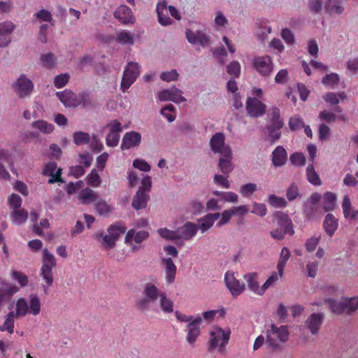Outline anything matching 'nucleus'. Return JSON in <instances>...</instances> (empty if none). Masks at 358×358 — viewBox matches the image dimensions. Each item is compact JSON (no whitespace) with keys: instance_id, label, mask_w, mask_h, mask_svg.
<instances>
[{"instance_id":"f704fd0d","label":"nucleus","mask_w":358,"mask_h":358,"mask_svg":"<svg viewBox=\"0 0 358 358\" xmlns=\"http://www.w3.org/2000/svg\"><path fill=\"white\" fill-rule=\"evenodd\" d=\"M321 198L322 196L319 193L315 192L313 193L308 199L304 203V212L308 217H310L313 215V206L317 203L320 201Z\"/></svg>"},{"instance_id":"2f4dec72","label":"nucleus","mask_w":358,"mask_h":358,"mask_svg":"<svg viewBox=\"0 0 358 358\" xmlns=\"http://www.w3.org/2000/svg\"><path fill=\"white\" fill-rule=\"evenodd\" d=\"M343 0H327L324 8L326 12L331 14H341L344 11Z\"/></svg>"},{"instance_id":"1a4fd4ad","label":"nucleus","mask_w":358,"mask_h":358,"mask_svg":"<svg viewBox=\"0 0 358 358\" xmlns=\"http://www.w3.org/2000/svg\"><path fill=\"white\" fill-rule=\"evenodd\" d=\"M266 106L256 97H248L245 103L247 115L250 117H259L265 114Z\"/></svg>"},{"instance_id":"4468645a","label":"nucleus","mask_w":358,"mask_h":358,"mask_svg":"<svg viewBox=\"0 0 358 358\" xmlns=\"http://www.w3.org/2000/svg\"><path fill=\"white\" fill-rule=\"evenodd\" d=\"M273 221L276 222L277 225L289 235H293L294 231L292 227V222L288 215L282 212L278 211L273 215Z\"/></svg>"},{"instance_id":"ea45409f","label":"nucleus","mask_w":358,"mask_h":358,"mask_svg":"<svg viewBox=\"0 0 358 358\" xmlns=\"http://www.w3.org/2000/svg\"><path fill=\"white\" fill-rule=\"evenodd\" d=\"M232 155L230 157L221 156L219 159L218 166L224 175H228L233 170V165L231 163Z\"/></svg>"},{"instance_id":"423d86ee","label":"nucleus","mask_w":358,"mask_h":358,"mask_svg":"<svg viewBox=\"0 0 358 358\" xmlns=\"http://www.w3.org/2000/svg\"><path fill=\"white\" fill-rule=\"evenodd\" d=\"M209 145L215 154L227 157L231 155V149L229 145L225 143V136L222 132H217L213 134L210 139Z\"/></svg>"},{"instance_id":"f3484780","label":"nucleus","mask_w":358,"mask_h":358,"mask_svg":"<svg viewBox=\"0 0 358 358\" xmlns=\"http://www.w3.org/2000/svg\"><path fill=\"white\" fill-rule=\"evenodd\" d=\"M149 238V232L145 230L136 231L134 229L129 230L125 236L124 242L128 245H132V241L140 244Z\"/></svg>"},{"instance_id":"052dcab7","label":"nucleus","mask_w":358,"mask_h":358,"mask_svg":"<svg viewBox=\"0 0 358 358\" xmlns=\"http://www.w3.org/2000/svg\"><path fill=\"white\" fill-rule=\"evenodd\" d=\"M286 197L289 201L295 200L299 197V190L295 183H292L286 190Z\"/></svg>"},{"instance_id":"864d4df0","label":"nucleus","mask_w":358,"mask_h":358,"mask_svg":"<svg viewBox=\"0 0 358 358\" xmlns=\"http://www.w3.org/2000/svg\"><path fill=\"white\" fill-rule=\"evenodd\" d=\"M87 184L94 187H97L101 185V180L95 169L91 171V172L87 176Z\"/></svg>"},{"instance_id":"f257e3e1","label":"nucleus","mask_w":358,"mask_h":358,"mask_svg":"<svg viewBox=\"0 0 358 358\" xmlns=\"http://www.w3.org/2000/svg\"><path fill=\"white\" fill-rule=\"evenodd\" d=\"M142 294V296L136 301V307L139 311L145 313L150 310L159 299V308L162 312L167 314L173 312V301L168 298L164 292L160 291L154 284L145 283Z\"/></svg>"},{"instance_id":"58836bf2","label":"nucleus","mask_w":358,"mask_h":358,"mask_svg":"<svg viewBox=\"0 0 358 358\" xmlns=\"http://www.w3.org/2000/svg\"><path fill=\"white\" fill-rule=\"evenodd\" d=\"M336 206V196L334 193L328 192L324 194L323 208L325 211L333 210Z\"/></svg>"},{"instance_id":"473e14b6","label":"nucleus","mask_w":358,"mask_h":358,"mask_svg":"<svg viewBox=\"0 0 358 358\" xmlns=\"http://www.w3.org/2000/svg\"><path fill=\"white\" fill-rule=\"evenodd\" d=\"M319 118L322 120H324L328 123L334 122L337 119L343 122H346L348 120V116L345 114H341L339 116H336V115L329 110H322L319 113Z\"/></svg>"},{"instance_id":"a878e982","label":"nucleus","mask_w":358,"mask_h":358,"mask_svg":"<svg viewBox=\"0 0 358 358\" xmlns=\"http://www.w3.org/2000/svg\"><path fill=\"white\" fill-rule=\"evenodd\" d=\"M220 217V213H210L199 220V228L202 233L207 231Z\"/></svg>"},{"instance_id":"bb28decb","label":"nucleus","mask_w":358,"mask_h":358,"mask_svg":"<svg viewBox=\"0 0 358 358\" xmlns=\"http://www.w3.org/2000/svg\"><path fill=\"white\" fill-rule=\"evenodd\" d=\"M148 199V194L141 192V189H138L133 197L131 206L135 210H137L143 209L147 206Z\"/></svg>"},{"instance_id":"a19ab883","label":"nucleus","mask_w":358,"mask_h":358,"mask_svg":"<svg viewBox=\"0 0 358 358\" xmlns=\"http://www.w3.org/2000/svg\"><path fill=\"white\" fill-rule=\"evenodd\" d=\"M126 230L127 227L123 223L117 222L108 227V232L110 236L113 237L116 241H117L120 235L124 234Z\"/></svg>"},{"instance_id":"b1692460","label":"nucleus","mask_w":358,"mask_h":358,"mask_svg":"<svg viewBox=\"0 0 358 358\" xmlns=\"http://www.w3.org/2000/svg\"><path fill=\"white\" fill-rule=\"evenodd\" d=\"M162 262L165 266L166 280L168 283H173L176 273V266L171 258H162Z\"/></svg>"},{"instance_id":"7ed1b4c3","label":"nucleus","mask_w":358,"mask_h":358,"mask_svg":"<svg viewBox=\"0 0 358 358\" xmlns=\"http://www.w3.org/2000/svg\"><path fill=\"white\" fill-rule=\"evenodd\" d=\"M231 331L223 329L219 327H214L210 331L208 350L212 352L216 349L221 353L224 352L225 346L228 343Z\"/></svg>"},{"instance_id":"6ab92c4d","label":"nucleus","mask_w":358,"mask_h":358,"mask_svg":"<svg viewBox=\"0 0 358 358\" xmlns=\"http://www.w3.org/2000/svg\"><path fill=\"white\" fill-rule=\"evenodd\" d=\"M243 279L245 280L248 287L253 293L259 295H263L262 286H259L258 282V273H248L243 275Z\"/></svg>"},{"instance_id":"8fccbe9b","label":"nucleus","mask_w":358,"mask_h":358,"mask_svg":"<svg viewBox=\"0 0 358 358\" xmlns=\"http://www.w3.org/2000/svg\"><path fill=\"white\" fill-rule=\"evenodd\" d=\"M257 190L255 183L249 182L240 187L239 193L245 198L251 196Z\"/></svg>"},{"instance_id":"09e8293b","label":"nucleus","mask_w":358,"mask_h":358,"mask_svg":"<svg viewBox=\"0 0 358 358\" xmlns=\"http://www.w3.org/2000/svg\"><path fill=\"white\" fill-rule=\"evenodd\" d=\"M228 20L221 11H216L213 21V25L216 30H222L226 28Z\"/></svg>"},{"instance_id":"9d476101","label":"nucleus","mask_w":358,"mask_h":358,"mask_svg":"<svg viewBox=\"0 0 358 358\" xmlns=\"http://www.w3.org/2000/svg\"><path fill=\"white\" fill-rule=\"evenodd\" d=\"M16 28L15 24L10 20L0 22V48L8 47L12 42V34Z\"/></svg>"},{"instance_id":"6e6552de","label":"nucleus","mask_w":358,"mask_h":358,"mask_svg":"<svg viewBox=\"0 0 358 358\" xmlns=\"http://www.w3.org/2000/svg\"><path fill=\"white\" fill-rule=\"evenodd\" d=\"M201 322V316L197 315L196 316V320H194V322L187 324L185 327V331L187 333L185 339L188 345L191 347H194L195 343L201 334L200 324Z\"/></svg>"},{"instance_id":"49530a36","label":"nucleus","mask_w":358,"mask_h":358,"mask_svg":"<svg viewBox=\"0 0 358 358\" xmlns=\"http://www.w3.org/2000/svg\"><path fill=\"white\" fill-rule=\"evenodd\" d=\"M267 202L274 208H285L287 206V201L285 198L275 194H269L267 198Z\"/></svg>"},{"instance_id":"c03bdc74","label":"nucleus","mask_w":358,"mask_h":358,"mask_svg":"<svg viewBox=\"0 0 358 358\" xmlns=\"http://www.w3.org/2000/svg\"><path fill=\"white\" fill-rule=\"evenodd\" d=\"M116 39L118 43L122 45H133L134 38L133 35L126 30H122L117 33Z\"/></svg>"},{"instance_id":"c756f323","label":"nucleus","mask_w":358,"mask_h":358,"mask_svg":"<svg viewBox=\"0 0 358 358\" xmlns=\"http://www.w3.org/2000/svg\"><path fill=\"white\" fill-rule=\"evenodd\" d=\"M342 208L344 217L346 219H355L358 215V211L355 210L352 207L350 197L348 195H345L342 202Z\"/></svg>"},{"instance_id":"7c9ffc66","label":"nucleus","mask_w":358,"mask_h":358,"mask_svg":"<svg viewBox=\"0 0 358 358\" xmlns=\"http://www.w3.org/2000/svg\"><path fill=\"white\" fill-rule=\"evenodd\" d=\"M57 266V262L54 255L46 250V284L51 285L53 282L52 273V268Z\"/></svg>"},{"instance_id":"a211bd4d","label":"nucleus","mask_w":358,"mask_h":358,"mask_svg":"<svg viewBox=\"0 0 358 358\" xmlns=\"http://www.w3.org/2000/svg\"><path fill=\"white\" fill-rule=\"evenodd\" d=\"M198 231V226L192 222H188L182 227L177 229L178 239L189 241L192 239Z\"/></svg>"},{"instance_id":"37998d69","label":"nucleus","mask_w":358,"mask_h":358,"mask_svg":"<svg viewBox=\"0 0 358 358\" xmlns=\"http://www.w3.org/2000/svg\"><path fill=\"white\" fill-rule=\"evenodd\" d=\"M306 176L307 180L309 182L314 185H321L322 180L317 174V173L315 171L314 166L312 164H309L306 168Z\"/></svg>"},{"instance_id":"e2e57ef3","label":"nucleus","mask_w":358,"mask_h":358,"mask_svg":"<svg viewBox=\"0 0 358 358\" xmlns=\"http://www.w3.org/2000/svg\"><path fill=\"white\" fill-rule=\"evenodd\" d=\"M102 236L101 245L106 250H110L115 246L116 240L110 236L109 233L108 232L104 236L101 235Z\"/></svg>"},{"instance_id":"f8f14e48","label":"nucleus","mask_w":358,"mask_h":358,"mask_svg":"<svg viewBox=\"0 0 358 358\" xmlns=\"http://www.w3.org/2000/svg\"><path fill=\"white\" fill-rule=\"evenodd\" d=\"M224 281L227 287L234 296L240 295L245 289V284L241 283L231 271H227L225 273Z\"/></svg>"},{"instance_id":"393cba45","label":"nucleus","mask_w":358,"mask_h":358,"mask_svg":"<svg viewBox=\"0 0 358 358\" xmlns=\"http://www.w3.org/2000/svg\"><path fill=\"white\" fill-rule=\"evenodd\" d=\"M78 197L83 205H88L92 202L95 203L99 199L98 194L88 187L82 189Z\"/></svg>"},{"instance_id":"4be33fe9","label":"nucleus","mask_w":358,"mask_h":358,"mask_svg":"<svg viewBox=\"0 0 358 358\" xmlns=\"http://www.w3.org/2000/svg\"><path fill=\"white\" fill-rule=\"evenodd\" d=\"M158 21L162 26H168L172 23L171 19L167 16V4L165 1L159 2L156 6Z\"/></svg>"},{"instance_id":"774afa93","label":"nucleus","mask_w":358,"mask_h":358,"mask_svg":"<svg viewBox=\"0 0 358 358\" xmlns=\"http://www.w3.org/2000/svg\"><path fill=\"white\" fill-rule=\"evenodd\" d=\"M345 303V311L347 313L354 312L358 308V298L352 297L344 299Z\"/></svg>"},{"instance_id":"412c9836","label":"nucleus","mask_w":358,"mask_h":358,"mask_svg":"<svg viewBox=\"0 0 358 358\" xmlns=\"http://www.w3.org/2000/svg\"><path fill=\"white\" fill-rule=\"evenodd\" d=\"M272 163L275 167H281L285 164L287 153L282 146H278L272 152Z\"/></svg>"},{"instance_id":"4c0bfd02","label":"nucleus","mask_w":358,"mask_h":358,"mask_svg":"<svg viewBox=\"0 0 358 358\" xmlns=\"http://www.w3.org/2000/svg\"><path fill=\"white\" fill-rule=\"evenodd\" d=\"M271 123L268 127L275 129H281L284 124L282 120L280 118V110L277 108H272L270 113Z\"/></svg>"},{"instance_id":"2eb2a0df","label":"nucleus","mask_w":358,"mask_h":358,"mask_svg":"<svg viewBox=\"0 0 358 358\" xmlns=\"http://www.w3.org/2000/svg\"><path fill=\"white\" fill-rule=\"evenodd\" d=\"M185 35L187 40L191 44H199L202 47H206L209 44V38L201 31H194L191 29H186Z\"/></svg>"},{"instance_id":"20e7f679","label":"nucleus","mask_w":358,"mask_h":358,"mask_svg":"<svg viewBox=\"0 0 358 358\" xmlns=\"http://www.w3.org/2000/svg\"><path fill=\"white\" fill-rule=\"evenodd\" d=\"M141 65L134 62H130L125 66L120 84L122 92H127L131 85L136 80L141 73Z\"/></svg>"},{"instance_id":"603ef678","label":"nucleus","mask_w":358,"mask_h":358,"mask_svg":"<svg viewBox=\"0 0 358 358\" xmlns=\"http://www.w3.org/2000/svg\"><path fill=\"white\" fill-rule=\"evenodd\" d=\"M14 313L10 312L6 317L3 324L0 327L1 331H6L10 334L13 333L14 329Z\"/></svg>"},{"instance_id":"e433bc0d","label":"nucleus","mask_w":358,"mask_h":358,"mask_svg":"<svg viewBox=\"0 0 358 358\" xmlns=\"http://www.w3.org/2000/svg\"><path fill=\"white\" fill-rule=\"evenodd\" d=\"M0 283L2 287H0V303L6 300L8 297H10L13 294L17 293L19 290L16 286L8 285L4 283L0 279Z\"/></svg>"},{"instance_id":"cd10ccee","label":"nucleus","mask_w":358,"mask_h":358,"mask_svg":"<svg viewBox=\"0 0 358 358\" xmlns=\"http://www.w3.org/2000/svg\"><path fill=\"white\" fill-rule=\"evenodd\" d=\"M28 212L24 208L13 210L10 213V219L14 225H22L28 219Z\"/></svg>"},{"instance_id":"69168bd1","label":"nucleus","mask_w":358,"mask_h":358,"mask_svg":"<svg viewBox=\"0 0 358 358\" xmlns=\"http://www.w3.org/2000/svg\"><path fill=\"white\" fill-rule=\"evenodd\" d=\"M174 110H175L174 106L171 104H169L162 108L160 113L163 116H164L169 122H172L176 119V115L171 113V112H173Z\"/></svg>"},{"instance_id":"5701e85b","label":"nucleus","mask_w":358,"mask_h":358,"mask_svg":"<svg viewBox=\"0 0 358 358\" xmlns=\"http://www.w3.org/2000/svg\"><path fill=\"white\" fill-rule=\"evenodd\" d=\"M323 315L321 313H313L305 322L306 327L313 334H316L321 326Z\"/></svg>"},{"instance_id":"de8ad7c7","label":"nucleus","mask_w":358,"mask_h":358,"mask_svg":"<svg viewBox=\"0 0 358 358\" xmlns=\"http://www.w3.org/2000/svg\"><path fill=\"white\" fill-rule=\"evenodd\" d=\"M325 302L329 303L331 311L334 313L340 314L345 311V303L344 299L341 301H337L332 299H328Z\"/></svg>"},{"instance_id":"c85d7f7f","label":"nucleus","mask_w":358,"mask_h":358,"mask_svg":"<svg viewBox=\"0 0 358 358\" xmlns=\"http://www.w3.org/2000/svg\"><path fill=\"white\" fill-rule=\"evenodd\" d=\"M32 22L35 26L39 28V32L38 36V40L41 42H43L45 33V10L42 9L39 12L35 13L34 15Z\"/></svg>"},{"instance_id":"a18cd8bd","label":"nucleus","mask_w":358,"mask_h":358,"mask_svg":"<svg viewBox=\"0 0 358 358\" xmlns=\"http://www.w3.org/2000/svg\"><path fill=\"white\" fill-rule=\"evenodd\" d=\"M289 257L290 252L289 250L287 248H283L281 250L280 257L277 265V268L280 277L283 275L284 268Z\"/></svg>"},{"instance_id":"0e129e2a","label":"nucleus","mask_w":358,"mask_h":358,"mask_svg":"<svg viewBox=\"0 0 358 358\" xmlns=\"http://www.w3.org/2000/svg\"><path fill=\"white\" fill-rule=\"evenodd\" d=\"M290 162L296 166H303L306 163V158L301 152H295L289 157Z\"/></svg>"},{"instance_id":"3c124183","label":"nucleus","mask_w":358,"mask_h":358,"mask_svg":"<svg viewBox=\"0 0 358 358\" xmlns=\"http://www.w3.org/2000/svg\"><path fill=\"white\" fill-rule=\"evenodd\" d=\"M22 200L21 197L16 194H11L8 196L7 204L10 209L17 210L20 209L22 206Z\"/></svg>"},{"instance_id":"72a5a7b5","label":"nucleus","mask_w":358,"mask_h":358,"mask_svg":"<svg viewBox=\"0 0 358 358\" xmlns=\"http://www.w3.org/2000/svg\"><path fill=\"white\" fill-rule=\"evenodd\" d=\"M94 206L96 212L101 216H109L113 210V208L110 205L99 198L94 203Z\"/></svg>"},{"instance_id":"f03ea898","label":"nucleus","mask_w":358,"mask_h":358,"mask_svg":"<svg viewBox=\"0 0 358 358\" xmlns=\"http://www.w3.org/2000/svg\"><path fill=\"white\" fill-rule=\"evenodd\" d=\"M266 345L272 351H279L282 345L287 343L289 337L288 327L286 325L278 326L275 324L271 325L266 331Z\"/></svg>"},{"instance_id":"338daca9","label":"nucleus","mask_w":358,"mask_h":358,"mask_svg":"<svg viewBox=\"0 0 358 358\" xmlns=\"http://www.w3.org/2000/svg\"><path fill=\"white\" fill-rule=\"evenodd\" d=\"M289 126L291 130L295 131L304 127V122L299 116H294L289 119Z\"/></svg>"},{"instance_id":"6e6d98bb","label":"nucleus","mask_w":358,"mask_h":358,"mask_svg":"<svg viewBox=\"0 0 358 358\" xmlns=\"http://www.w3.org/2000/svg\"><path fill=\"white\" fill-rule=\"evenodd\" d=\"M104 128L108 130V134H120L122 131V124L117 120L109 121Z\"/></svg>"},{"instance_id":"4d7b16f0","label":"nucleus","mask_w":358,"mask_h":358,"mask_svg":"<svg viewBox=\"0 0 358 358\" xmlns=\"http://www.w3.org/2000/svg\"><path fill=\"white\" fill-rule=\"evenodd\" d=\"M90 137L87 133L77 131L73 134L74 143L78 145L86 144L90 141Z\"/></svg>"},{"instance_id":"13d9d810","label":"nucleus","mask_w":358,"mask_h":358,"mask_svg":"<svg viewBox=\"0 0 358 358\" xmlns=\"http://www.w3.org/2000/svg\"><path fill=\"white\" fill-rule=\"evenodd\" d=\"M69 78L70 75L67 73L59 74L54 78V85L57 88H62L68 83Z\"/></svg>"},{"instance_id":"680f3d73","label":"nucleus","mask_w":358,"mask_h":358,"mask_svg":"<svg viewBox=\"0 0 358 358\" xmlns=\"http://www.w3.org/2000/svg\"><path fill=\"white\" fill-rule=\"evenodd\" d=\"M227 71L229 75L238 78L241 73L240 64L236 61L230 62L227 66Z\"/></svg>"},{"instance_id":"39448f33","label":"nucleus","mask_w":358,"mask_h":358,"mask_svg":"<svg viewBox=\"0 0 358 358\" xmlns=\"http://www.w3.org/2000/svg\"><path fill=\"white\" fill-rule=\"evenodd\" d=\"M11 88L19 98L24 99L31 94L34 84L26 76L21 75L13 82Z\"/></svg>"},{"instance_id":"ddd939ff","label":"nucleus","mask_w":358,"mask_h":358,"mask_svg":"<svg viewBox=\"0 0 358 358\" xmlns=\"http://www.w3.org/2000/svg\"><path fill=\"white\" fill-rule=\"evenodd\" d=\"M253 65L262 76H268L273 70V64L268 56L255 57L253 60Z\"/></svg>"},{"instance_id":"5fc2aeb1","label":"nucleus","mask_w":358,"mask_h":358,"mask_svg":"<svg viewBox=\"0 0 358 358\" xmlns=\"http://www.w3.org/2000/svg\"><path fill=\"white\" fill-rule=\"evenodd\" d=\"M338 81L339 76L335 73L326 75L322 80V84L329 86L332 88H334V86L338 84Z\"/></svg>"},{"instance_id":"0eeeda50","label":"nucleus","mask_w":358,"mask_h":358,"mask_svg":"<svg viewBox=\"0 0 358 358\" xmlns=\"http://www.w3.org/2000/svg\"><path fill=\"white\" fill-rule=\"evenodd\" d=\"M182 91L176 87L165 89L159 92L157 94L160 101H173L176 103L185 102L187 99L182 96Z\"/></svg>"},{"instance_id":"c9c22d12","label":"nucleus","mask_w":358,"mask_h":358,"mask_svg":"<svg viewBox=\"0 0 358 358\" xmlns=\"http://www.w3.org/2000/svg\"><path fill=\"white\" fill-rule=\"evenodd\" d=\"M338 227V221L332 214H327L324 221V228L326 232L331 236Z\"/></svg>"},{"instance_id":"dca6fc26","label":"nucleus","mask_w":358,"mask_h":358,"mask_svg":"<svg viewBox=\"0 0 358 358\" xmlns=\"http://www.w3.org/2000/svg\"><path fill=\"white\" fill-rule=\"evenodd\" d=\"M141 143V135L136 131L127 132L122 141L121 149L129 150L134 147H137Z\"/></svg>"},{"instance_id":"aec40b11","label":"nucleus","mask_w":358,"mask_h":358,"mask_svg":"<svg viewBox=\"0 0 358 358\" xmlns=\"http://www.w3.org/2000/svg\"><path fill=\"white\" fill-rule=\"evenodd\" d=\"M114 16L124 24L134 22V17L131 10L125 5L119 6L115 11Z\"/></svg>"},{"instance_id":"9b49d317","label":"nucleus","mask_w":358,"mask_h":358,"mask_svg":"<svg viewBox=\"0 0 358 358\" xmlns=\"http://www.w3.org/2000/svg\"><path fill=\"white\" fill-rule=\"evenodd\" d=\"M57 98L65 107H77L81 103L83 95H77L70 90H65L56 93Z\"/></svg>"},{"instance_id":"79ce46f5","label":"nucleus","mask_w":358,"mask_h":358,"mask_svg":"<svg viewBox=\"0 0 358 358\" xmlns=\"http://www.w3.org/2000/svg\"><path fill=\"white\" fill-rule=\"evenodd\" d=\"M45 132V123L43 120L34 122L31 124V130L29 132V136L31 138H38Z\"/></svg>"},{"instance_id":"bf43d9fd","label":"nucleus","mask_w":358,"mask_h":358,"mask_svg":"<svg viewBox=\"0 0 358 358\" xmlns=\"http://www.w3.org/2000/svg\"><path fill=\"white\" fill-rule=\"evenodd\" d=\"M271 31V27L269 26L266 22L261 24V27H259V30L257 31V36L259 40L264 41L268 34Z\"/></svg>"}]
</instances>
